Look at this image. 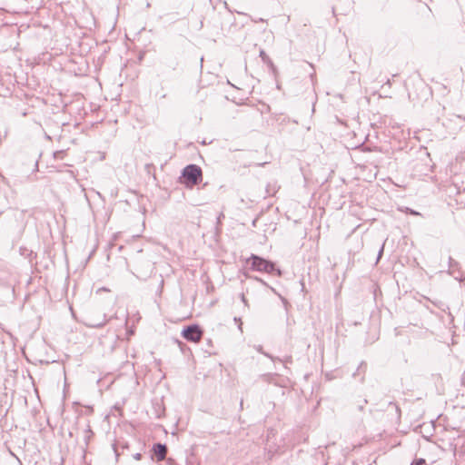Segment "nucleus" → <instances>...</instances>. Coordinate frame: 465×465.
<instances>
[{
	"label": "nucleus",
	"mask_w": 465,
	"mask_h": 465,
	"mask_svg": "<svg viewBox=\"0 0 465 465\" xmlns=\"http://www.w3.org/2000/svg\"><path fill=\"white\" fill-rule=\"evenodd\" d=\"M383 249H384V244L381 247V249H380V251H379V253H378V260L381 257L382 252H383Z\"/></svg>",
	"instance_id": "12"
},
{
	"label": "nucleus",
	"mask_w": 465,
	"mask_h": 465,
	"mask_svg": "<svg viewBox=\"0 0 465 465\" xmlns=\"http://www.w3.org/2000/svg\"><path fill=\"white\" fill-rule=\"evenodd\" d=\"M241 298H242V302L245 305H247V301H246V299H245L244 294H242Z\"/></svg>",
	"instance_id": "15"
},
{
	"label": "nucleus",
	"mask_w": 465,
	"mask_h": 465,
	"mask_svg": "<svg viewBox=\"0 0 465 465\" xmlns=\"http://www.w3.org/2000/svg\"><path fill=\"white\" fill-rule=\"evenodd\" d=\"M260 57L262 58V62L267 64L271 68L272 70L274 72L276 70L272 61L271 60V58L266 54V53L264 52V50H261L260 51Z\"/></svg>",
	"instance_id": "7"
},
{
	"label": "nucleus",
	"mask_w": 465,
	"mask_h": 465,
	"mask_svg": "<svg viewBox=\"0 0 465 465\" xmlns=\"http://www.w3.org/2000/svg\"><path fill=\"white\" fill-rule=\"evenodd\" d=\"M153 450L158 461H162L166 458L167 447L165 444L156 443L153 445Z\"/></svg>",
	"instance_id": "5"
},
{
	"label": "nucleus",
	"mask_w": 465,
	"mask_h": 465,
	"mask_svg": "<svg viewBox=\"0 0 465 465\" xmlns=\"http://www.w3.org/2000/svg\"><path fill=\"white\" fill-rule=\"evenodd\" d=\"M249 261H251L252 269L257 272H263L270 274L281 275V270L275 267V264L262 257L252 254Z\"/></svg>",
	"instance_id": "1"
},
{
	"label": "nucleus",
	"mask_w": 465,
	"mask_h": 465,
	"mask_svg": "<svg viewBox=\"0 0 465 465\" xmlns=\"http://www.w3.org/2000/svg\"><path fill=\"white\" fill-rule=\"evenodd\" d=\"M183 337L189 341H199L202 338L203 331L196 324L190 325L183 330Z\"/></svg>",
	"instance_id": "3"
},
{
	"label": "nucleus",
	"mask_w": 465,
	"mask_h": 465,
	"mask_svg": "<svg viewBox=\"0 0 465 465\" xmlns=\"http://www.w3.org/2000/svg\"><path fill=\"white\" fill-rule=\"evenodd\" d=\"M449 273L454 277V279L461 282L463 280L462 273L459 269V263L451 257L449 258Z\"/></svg>",
	"instance_id": "4"
},
{
	"label": "nucleus",
	"mask_w": 465,
	"mask_h": 465,
	"mask_svg": "<svg viewBox=\"0 0 465 465\" xmlns=\"http://www.w3.org/2000/svg\"><path fill=\"white\" fill-rule=\"evenodd\" d=\"M85 432L87 434L85 436V439L88 440L90 438L91 434L93 433L89 426H88L87 430H85Z\"/></svg>",
	"instance_id": "11"
},
{
	"label": "nucleus",
	"mask_w": 465,
	"mask_h": 465,
	"mask_svg": "<svg viewBox=\"0 0 465 465\" xmlns=\"http://www.w3.org/2000/svg\"><path fill=\"white\" fill-rule=\"evenodd\" d=\"M411 465H427L426 460L424 459H417Z\"/></svg>",
	"instance_id": "9"
},
{
	"label": "nucleus",
	"mask_w": 465,
	"mask_h": 465,
	"mask_svg": "<svg viewBox=\"0 0 465 465\" xmlns=\"http://www.w3.org/2000/svg\"><path fill=\"white\" fill-rule=\"evenodd\" d=\"M183 176L192 184H198L202 181V169L195 164H189L183 170Z\"/></svg>",
	"instance_id": "2"
},
{
	"label": "nucleus",
	"mask_w": 465,
	"mask_h": 465,
	"mask_svg": "<svg viewBox=\"0 0 465 465\" xmlns=\"http://www.w3.org/2000/svg\"><path fill=\"white\" fill-rule=\"evenodd\" d=\"M105 322H106V319H105V315H104L102 320H100V321H94L91 318H88V322H86V324L93 328H99V327L104 326L105 324Z\"/></svg>",
	"instance_id": "6"
},
{
	"label": "nucleus",
	"mask_w": 465,
	"mask_h": 465,
	"mask_svg": "<svg viewBox=\"0 0 465 465\" xmlns=\"http://www.w3.org/2000/svg\"><path fill=\"white\" fill-rule=\"evenodd\" d=\"M254 348H255V350H256L258 352H260V353L263 354L264 356H266V357L270 358L272 361H274V358H273L271 354H269V353H267V352L263 351L262 345L254 346Z\"/></svg>",
	"instance_id": "8"
},
{
	"label": "nucleus",
	"mask_w": 465,
	"mask_h": 465,
	"mask_svg": "<svg viewBox=\"0 0 465 465\" xmlns=\"http://www.w3.org/2000/svg\"><path fill=\"white\" fill-rule=\"evenodd\" d=\"M405 212H406L407 213L411 214V215H421V214H420V213H419V212H417V211H414V210H412V209H411V208H409V207H406V208H405Z\"/></svg>",
	"instance_id": "10"
},
{
	"label": "nucleus",
	"mask_w": 465,
	"mask_h": 465,
	"mask_svg": "<svg viewBox=\"0 0 465 465\" xmlns=\"http://www.w3.org/2000/svg\"><path fill=\"white\" fill-rule=\"evenodd\" d=\"M63 154V152L62 151H59V152H55L54 153V157L55 158H60V156Z\"/></svg>",
	"instance_id": "13"
},
{
	"label": "nucleus",
	"mask_w": 465,
	"mask_h": 465,
	"mask_svg": "<svg viewBox=\"0 0 465 465\" xmlns=\"http://www.w3.org/2000/svg\"><path fill=\"white\" fill-rule=\"evenodd\" d=\"M134 458L135 460H141L142 455H141L140 453H136V454L134 456Z\"/></svg>",
	"instance_id": "14"
}]
</instances>
